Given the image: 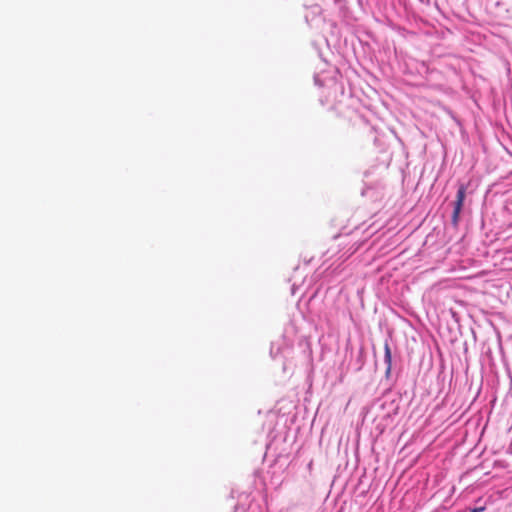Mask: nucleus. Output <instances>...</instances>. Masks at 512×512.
<instances>
[{
	"label": "nucleus",
	"instance_id": "1",
	"mask_svg": "<svg viewBox=\"0 0 512 512\" xmlns=\"http://www.w3.org/2000/svg\"><path fill=\"white\" fill-rule=\"evenodd\" d=\"M466 197V186L461 184L458 188L456 200L454 202V209L452 213V222L454 225H457L459 221V216L463 207V203Z\"/></svg>",
	"mask_w": 512,
	"mask_h": 512
},
{
	"label": "nucleus",
	"instance_id": "2",
	"mask_svg": "<svg viewBox=\"0 0 512 512\" xmlns=\"http://www.w3.org/2000/svg\"><path fill=\"white\" fill-rule=\"evenodd\" d=\"M384 350H385V361L388 364V366L390 367V365H391V349H390V346L388 343H385Z\"/></svg>",
	"mask_w": 512,
	"mask_h": 512
},
{
	"label": "nucleus",
	"instance_id": "3",
	"mask_svg": "<svg viewBox=\"0 0 512 512\" xmlns=\"http://www.w3.org/2000/svg\"><path fill=\"white\" fill-rule=\"evenodd\" d=\"M482 510H484V508H483V507L473 509V510H472V512H480V511H482Z\"/></svg>",
	"mask_w": 512,
	"mask_h": 512
}]
</instances>
